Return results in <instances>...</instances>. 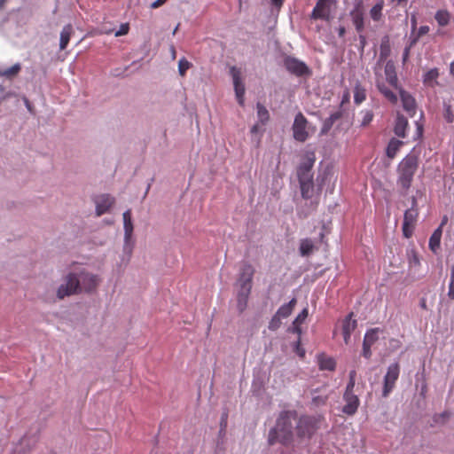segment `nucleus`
I'll return each mask as SVG.
<instances>
[{"label":"nucleus","mask_w":454,"mask_h":454,"mask_svg":"<svg viewBox=\"0 0 454 454\" xmlns=\"http://www.w3.org/2000/svg\"><path fill=\"white\" fill-rule=\"evenodd\" d=\"M344 33H345V28L344 27H340L339 29V35L342 36L344 35Z\"/></svg>","instance_id":"nucleus-57"},{"label":"nucleus","mask_w":454,"mask_h":454,"mask_svg":"<svg viewBox=\"0 0 454 454\" xmlns=\"http://www.w3.org/2000/svg\"><path fill=\"white\" fill-rule=\"evenodd\" d=\"M441 238L442 230L441 227H438L429 239V247L434 253H435L437 249L440 247Z\"/></svg>","instance_id":"nucleus-27"},{"label":"nucleus","mask_w":454,"mask_h":454,"mask_svg":"<svg viewBox=\"0 0 454 454\" xmlns=\"http://www.w3.org/2000/svg\"><path fill=\"white\" fill-rule=\"evenodd\" d=\"M168 0H156L151 4V8L157 9V8L162 6Z\"/></svg>","instance_id":"nucleus-47"},{"label":"nucleus","mask_w":454,"mask_h":454,"mask_svg":"<svg viewBox=\"0 0 454 454\" xmlns=\"http://www.w3.org/2000/svg\"><path fill=\"white\" fill-rule=\"evenodd\" d=\"M333 2L334 0H317L311 12V18L313 20H329Z\"/></svg>","instance_id":"nucleus-11"},{"label":"nucleus","mask_w":454,"mask_h":454,"mask_svg":"<svg viewBox=\"0 0 454 454\" xmlns=\"http://www.w3.org/2000/svg\"><path fill=\"white\" fill-rule=\"evenodd\" d=\"M372 346L369 344H366L365 342H363V351L362 355L366 359H369L372 356V351H371Z\"/></svg>","instance_id":"nucleus-46"},{"label":"nucleus","mask_w":454,"mask_h":454,"mask_svg":"<svg viewBox=\"0 0 454 454\" xmlns=\"http://www.w3.org/2000/svg\"><path fill=\"white\" fill-rule=\"evenodd\" d=\"M353 315L354 314H348V316L345 317V318L340 323V325H336V328L334 330V334H336L338 329H340L344 342L346 344H348L350 335L357 326L356 319H354L352 317Z\"/></svg>","instance_id":"nucleus-12"},{"label":"nucleus","mask_w":454,"mask_h":454,"mask_svg":"<svg viewBox=\"0 0 454 454\" xmlns=\"http://www.w3.org/2000/svg\"><path fill=\"white\" fill-rule=\"evenodd\" d=\"M359 40H360V43H361L362 47H364V45L366 43L365 36L363 35H360Z\"/></svg>","instance_id":"nucleus-52"},{"label":"nucleus","mask_w":454,"mask_h":454,"mask_svg":"<svg viewBox=\"0 0 454 454\" xmlns=\"http://www.w3.org/2000/svg\"><path fill=\"white\" fill-rule=\"evenodd\" d=\"M376 85L380 92L391 103H395L397 98L395 90L397 89V73L394 61L389 60L385 67V77L378 76Z\"/></svg>","instance_id":"nucleus-3"},{"label":"nucleus","mask_w":454,"mask_h":454,"mask_svg":"<svg viewBox=\"0 0 454 454\" xmlns=\"http://www.w3.org/2000/svg\"><path fill=\"white\" fill-rule=\"evenodd\" d=\"M319 368L321 370L333 371L336 366V363L333 358L320 356L318 357Z\"/></svg>","instance_id":"nucleus-29"},{"label":"nucleus","mask_w":454,"mask_h":454,"mask_svg":"<svg viewBox=\"0 0 454 454\" xmlns=\"http://www.w3.org/2000/svg\"><path fill=\"white\" fill-rule=\"evenodd\" d=\"M411 21H412V26L415 27V24H416L415 15L411 16Z\"/></svg>","instance_id":"nucleus-60"},{"label":"nucleus","mask_w":454,"mask_h":454,"mask_svg":"<svg viewBox=\"0 0 454 454\" xmlns=\"http://www.w3.org/2000/svg\"><path fill=\"white\" fill-rule=\"evenodd\" d=\"M6 3V0H0V9H2Z\"/></svg>","instance_id":"nucleus-59"},{"label":"nucleus","mask_w":454,"mask_h":454,"mask_svg":"<svg viewBox=\"0 0 454 454\" xmlns=\"http://www.w3.org/2000/svg\"><path fill=\"white\" fill-rule=\"evenodd\" d=\"M259 130V125L258 124H254L252 128H251V133H256L257 131Z\"/></svg>","instance_id":"nucleus-54"},{"label":"nucleus","mask_w":454,"mask_h":454,"mask_svg":"<svg viewBox=\"0 0 454 454\" xmlns=\"http://www.w3.org/2000/svg\"><path fill=\"white\" fill-rule=\"evenodd\" d=\"M383 5L382 4H376L370 11V15L373 20H380L381 17Z\"/></svg>","instance_id":"nucleus-38"},{"label":"nucleus","mask_w":454,"mask_h":454,"mask_svg":"<svg viewBox=\"0 0 454 454\" xmlns=\"http://www.w3.org/2000/svg\"><path fill=\"white\" fill-rule=\"evenodd\" d=\"M429 32V27L428 26H422L419 29V35H426Z\"/></svg>","instance_id":"nucleus-48"},{"label":"nucleus","mask_w":454,"mask_h":454,"mask_svg":"<svg viewBox=\"0 0 454 454\" xmlns=\"http://www.w3.org/2000/svg\"><path fill=\"white\" fill-rule=\"evenodd\" d=\"M314 248V242L310 239H301L299 251L301 256H309Z\"/></svg>","instance_id":"nucleus-24"},{"label":"nucleus","mask_w":454,"mask_h":454,"mask_svg":"<svg viewBox=\"0 0 454 454\" xmlns=\"http://www.w3.org/2000/svg\"><path fill=\"white\" fill-rule=\"evenodd\" d=\"M114 203V198L110 195L105 194L98 197L96 200L97 215L99 216L107 212Z\"/></svg>","instance_id":"nucleus-19"},{"label":"nucleus","mask_w":454,"mask_h":454,"mask_svg":"<svg viewBox=\"0 0 454 454\" xmlns=\"http://www.w3.org/2000/svg\"><path fill=\"white\" fill-rule=\"evenodd\" d=\"M254 275V269L249 263H245L240 270L239 277L238 278L239 291H238V308L240 311L246 309L248 297L250 295L253 278Z\"/></svg>","instance_id":"nucleus-4"},{"label":"nucleus","mask_w":454,"mask_h":454,"mask_svg":"<svg viewBox=\"0 0 454 454\" xmlns=\"http://www.w3.org/2000/svg\"><path fill=\"white\" fill-rule=\"evenodd\" d=\"M450 412L448 411H444L442 413L435 414L433 417V421L435 424H442V425H443L450 419Z\"/></svg>","instance_id":"nucleus-37"},{"label":"nucleus","mask_w":454,"mask_h":454,"mask_svg":"<svg viewBox=\"0 0 454 454\" xmlns=\"http://www.w3.org/2000/svg\"><path fill=\"white\" fill-rule=\"evenodd\" d=\"M285 0H271V4L277 7L280 8L283 5Z\"/></svg>","instance_id":"nucleus-49"},{"label":"nucleus","mask_w":454,"mask_h":454,"mask_svg":"<svg viewBox=\"0 0 454 454\" xmlns=\"http://www.w3.org/2000/svg\"><path fill=\"white\" fill-rule=\"evenodd\" d=\"M349 101V92L347 90L342 97L341 105Z\"/></svg>","instance_id":"nucleus-50"},{"label":"nucleus","mask_w":454,"mask_h":454,"mask_svg":"<svg viewBox=\"0 0 454 454\" xmlns=\"http://www.w3.org/2000/svg\"><path fill=\"white\" fill-rule=\"evenodd\" d=\"M191 63L184 58L181 59L178 62V72L181 76H184L186 71L190 68Z\"/></svg>","instance_id":"nucleus-40"},{"label":"nucleus","mask_w":454,"mask_h":454,"mask_svg":"<svg viewBox=\"0 0 454 454\" xmlns=\"http://www.w3.org/2000/svg\"><path fill=\"white\" fill-rule=\"evenodd\" d=\"M380 335H383V331L381 329H371L365 333L364 342L372 346L380 339Z\"/></svg>","instance_id":"nucleus-25"},{"label":"nucleus","mask_w":454,"mask_h":454,"mask_svg":"<svg viewBox=\"0 0 454 454\" xmlns=\"http://www.w3.org/2000/svg\"><path fill=\"white\" fill-rule=\"evenodd\" d=\"M123 225L125 241L129 242L133 233V223L131 220L130 209H128L123 213Z\"/></svg>","instance_id":"nucleus-20"},{"label":"nucleus","mask_w":454,"mask_h":454,"mask_svg":"<svg viewBox=\"0 0 454 454\" xmlns=\"http://www.w3.org/2000/svg\"><path fill=\"white\" fill-rule=\"evenodd\" d=\"M353 23L358 33H361L364 30V15L361 12H356L352 13Z\"/></svg>","instance_id":"nucleus-32"},{"label":"nucleus","mask_w":454,"mask_h":454,"mask_svg":"<svg viewBox=\"0 0 454 454\" xmlns=\"http://www.w3.org/2000/svg\"><path fill=\"white\" fill-rule=\"evenodd\" d=\"M295 411H283L279 413L276 426L269 432L268 442L274 445L279 442L283 445H289L293 441L292 420L295 418Z\"/></svg>","instance_id":"nucleus-2"},{"label":"nucleus","mask_w":454,"mask_h":454,"mask_svg":"<svg viewBox=\"0 0 454 454\" xmlns=\"http://www.w3.org/2000/svg\"><path fill=\"white\" fill-rule=\"evenodd\" d=\"M439 76V71L437 68H432L428 70L423 76V82L426 85L434 87L437 84V78Z\"/></svg>","instance_id":"nucleus-26"},{"label":"nucleus","mask_w":454,"mask_h":454,"mask_svg":"<svg viewBox=\"0 0 454 454\" xmlns=\"http://www.w3.org/2000/svg\"><path fill=\"white\" fill-rule=\"evenodd\" d=\"M399 99L408 116L411 118L414 117L417 114V103L413 96L404 90H399Z\"/></svg>","instance_id":"nucleus-14"},{"label":"nucleus","mask_w":454,"mask_h":454,"mask_svg":"<svg viewBox=\"0 0 454 454\" xmlns=\"http://www.w3.org/2000/svg\"><path fill=\"white\" fill-rule=\"evenodd\" d=\"M386 153L387 156L391 160H393L395 157V155L397 154V139L393 137L390 140L387 147Z\"/></svg>","instance_id":"nucleus-35"},{"label":"nucleus","mask_w":454,"mask_h":454,"mask_svg":"<svg viewBox=\"0 0 454 454\" xmlns=\"http://www.w3.org/2000/svg\"><path fill=\"white\" fill-rule=\"evenodd\" d=\"M393 131L395 134H397V123L394 126Z\"/></svg>","instance_id":"nucleus-61"},{"label":"nucleus","mask_w":454,"mask_h":454,"mask_svg":"<svg viewBox=\"0 0 454 454\" xmlns=\"http://www.w3.org/2000/svg\"><path fill=\"white\" fill-rule=\"evenodd\" d=\"M342 113L340 111H337L333 113L328 118H326L323 123L321 134H326L332 129L334 122L340 119Z\"/></svg>","instance_id":"nucleus-23"},{"label":"nucleus","mask_w":454,"mask_h":454,"mask_svg":"<svg viewBox=\"0 0 454 454\" xmlns=\"http://www.w3.org/2000/svg\"><path fill=\"white\" fill-rule=\"evenodd\" d=\"M373 119V114L372 111H365L362 119L361 126L365 127L369 125Z\"/></svg>","instance_id":"nucleus-42"},{"label":"nucleus","mask_w":454,"mask_h":454,"mask_svg":"<svg viewBox=\"0 0 454 454\" xmlns=\"http://www.w3.org/2000/svg\"><path fill=\"white\" fill-rule=\"evenodd\" d=\"M296 304V299L293 298L286 305L282 306L278 312H291Z\"/></svg>","instance_id":"nucleus-43"},{"label":"nucleus","mask_w":454,"mask_h":454,"mask_svg":"<svg viewBox=\"0 0 454 454\" xmlns=\"http://www.w3.org/2000/svg\"><path fill=\"white\" fill-rule=\"evenodd\" d=\"M407 258L411 267H418L419 265V259L414 249L407 251Z\"/></svg>","instance_id":"nucleus-36"},{"label":"nucleus","mask_w":454,"mask_h":454,"mask_svg":"<svg viewBox=\"0 0 454 454\" xmlns=\"http://www.w3.org/2000/svg\"><path fill=\"white\" fill-rule=\"evenodd\" d=\"M129 24H121L120 29L114 33L115 36H121L127 35L129 33Z\"/></svg>","instance_id":"nucleus-45"},{"label":"nucleus","mask_w":454,"mask_h":454,"mask_svg":"<svg viewBox=\"0 0 454 454\" xmlns=\"http://www.w3.org/2000/svg\"><path fill=\"white\" fill-rule=\"evenodd\" d=\"M434 19L437 21L438 25L441 27H444L449 24L450 14L446 10H439L436 12L434 15Z\"/></svg>","instance_id":"nucleus-30"},{"label":"nucleus","mask_w":454,"mask_h":454,"mask_svg":"<svg viewBox=\"0 0 454 454\" xmlns=\"http://www.w3.org/2000/svg\"><path fill=\"white\" fill-rule=\"evenodd\" d=\"M284 66L289 73L296 76H303L309 74V69L307 65L294 57H286Z\"/></svg>","instance_id":"nucleus-9"},{"label":"nucleus","mask_w":454,"mask_h":454,"mask_svg":"<svg viewBox=\"0 0 454 454\" xmlns=\"http://www.w3.org/2000/svg\"><path fill=\"white\" fill-rule=\"evenodd\" d=\"M409 56V48H406L403 51V59L405 61Z\"/></svg>","instance_id":"nucleus-53"},{"label":"nucleus","mask_w":454,"mask_h":454,"mask_svg":"<svg viewBox=\"0 0 454 454\" xmlns=\"http://www.w3.org/2000/svg\"><path fill=\"white\" fill-rule=\"evenodd\" d=\"M256 109L259 121L262 124H265L270 119V114L268 110L261 103H257Z\"/></svg>","instance_id":"nucleus-34"},{"label":"nucleus","mask_w":454,"mask_h":454,"mask_svg":"<svg viewBox=\"0 0 454 454\" xmlns=\"http://www.w3.org/2000/svg\"><path fill=\"white\" fill-rule=\"evenodd\" d=\"M356 372L355 370H353L349 372L348 382V385L346 387V390L344 393H354V387L356 385Z\"/></svg>","instance_id":"nucleus-39"},{"label":"nucleus","mask_w":454,"mask_h":454,"mask_svg":"<svg viewBox=\"0 0 454 454\" xmlns=\"http://www.w3.org/2000/svg\"><path fill=\"white\" fill-rule=\"evenodd\" d=\"M366 98V91L359 83L354 88V101L356 105H360Z\"/></svg>","instance_id":"nucleus-31"},{"label":"nucleus","mask_w":454,"mask_h":454,"mask_svg":"<svg viewBox=\"0 0 454 454\" xmlns=\"http://www.w3.org/2000/svg\"><path fill=\"white\" fill-rule=\"evenodd\" d=\"M230 74L233 80L234 90L236 94V98L239 106H244V96H245V85L241 79V70L236 67H231L230 69Z\"/></svg>","instance_id":"nucleus-10"},{"label":"nucleus","mask_w":454,"mask_h":454,"mask_svg":"<svg viewBox=\"0 0 454 454\" xmlns=\"http://www.w3.org/2000/svg\"><path fill=\"white\" fill-rule=\"evenodd\" d=\"M315 161V153L312 151L306 152L301 162L300 163L297 168L298 180H308L309 178H313V174L311 173V170Z\"/></svg>","instance_id":"nucleus-7"},{"label":"nucleus","mask_w":454,"mask_h":454,"mask_svg":"<svg viewBox=\"0 0 454 454\" xmlns=\"http://www.w3.org/2000/svg\"><path fill=\"white\" fill-rule=\"evenodd\" d=\"M450 73H451V74H452V75H453V77H454V62H452V63L450 64Z\"/></svg>","instance_id":"nucleus-58"},{"label":"nucleus","mask_w":454,"mask_h":454,"mask_svg":"<svg viewBox=\"0 0 454 454\" xmlns=\"http://www.w3.org/2000/svg\"><path fill=\"white\" fill-rule=\"evenodd\" d=\"M423 117L422 112L419 114V118L414 120V129L410 134L408 130V121L406 119L399 116V137L407 138L408 140H419L423 134V124L420 122Z\"/></svg>","instance_id":"nucleus-6"},{"label":"nucleus","mask_w":454,"mask_h":454,"mask_svg":"<svg viewBox=\"0 0 454 454\" xmlns=\"http://www.w3.org/2000/svg\"><path fill=\"white\" fill-rule=\"evenodd\" d=\"M402 170V178L404 181H410L418 168V158L415 154L407 155L400 164Z\"/></svg>","instance_id":"nucleus-13"},{"label":"nucleus","mask_w":454,"mask_h":454,"mask_svg":"<svg viewBox=\"0 0 454 454\" xmlns=\"http://www.w3.org/2000/svg\"><path fill=\"white\" fill-rule=\"evenodd\" d=\"M308 121L306 117L301 114L298 113L295 115L293 124V136L296 141L305 142L309 137V132L307 131Z\"/></svg>","instance_id":"nucleus-8"},{"label":"nucleus","mask_w":454,"mask_h":454,"mask_svg":"<svg viewBox=\"0 0 454 454\" xmlns=\"http://www.w3.org/2000/svg\"><path fill=\"white\" fill-rule=\"evenodd\" d=\"M21 69V67L19 63L13 65L12 67L5 69V70H0V76H4L6 78H12L16 76Z\"/></svg>","instance_id":"nucleus-33"},{"label":"nucleus","mask_w":454,"mask_h":454,"mask_svg":"<svg viewBox=\"0 0 454 454\" xmlns=\"http://www.w3.org/2000/svg\"><path fill=\"white\" fill-rule=\"evenodd\" d=\"M390 44L389 39L387 36H385L381 40L380 47V57L379 61L383 62L387 59V58L390 55Z\"/></svg>","instance_id":"nucleus-28"},{"label":"nucleus","mask_w":454,"mask_h":454,"mask_svg":"<svg viewBox=\"0 0 454 454\" xmlns=\"http://www.w3.org/2000/svg\"><path fill=\"white\" fill-rule=\"evenodd\" d=\"M101 282L98 275L82 269L68 273L57 290V297L60 300L81 293H93Z\"/></svg>","instance_id":"nucleus-1"},{"label":"nucleus","mask_w":454,"mask_h":454,"mask_svg":"<svg viewBox=\"0 0 454 454\" xmlns=\"http://www.w3.org/2000/svg\"><path fill=\"white\" fill-rule=\"evenodd\" d=\"M171 54L173 59H176V49L174 46H171Z\"/></svg>","instance_id":"nucleus-56"},{"label":"nucleus","mask_w":454,"mask_h":454,"mask_svg":"<svg viewBox=\"0 0 454 454\" xmlns=\"http://www.w3.org/2000/svg\"><path fill=\"white\" fill-rule=\"evenodd\" d=\"M416 217L417 213L415 210L408 209L405 211L403 224V234L405 238H410L412 235Z\"/></svg>","instance_id":"nucleus-18"},{"label":"nucleus","mask_w":454,"mask_h":454,"mask_svg":"<svg viewBox=\"0 0 454 454\" xmlns=\"http://www.w3.org/2000/svg\"><path fill=\"white\" fill-rule=\"evenodd\" d=\"M448 296L452 300L454 299V264L450 268Z\"/></svg>","instance_id":"nucleus-41"},{"label":"nucleus","mask_w":454,"mask_h":454,"mask_svg":"<svg viewBox=\"0 0 454 454\" xmlns=\"http://www.w3.org/2000/svg\"><path fill=\"white\" fill-rule=\"evenodd\" d=\"M397 380V364H393L389 367L387 373L384 379L383 396H387L388 394L394 389L395 381Z\"/></svg>","instance_id":"nucleus-16"},{"label":"nucleus","mask_w":454,"mask_h":454,"mask_svg":"<svg viewBox=\"0 0 454 454\" xmlns=\"http://www.w3.org/2000/svg\"><path fill=\"white\" fill-rule=\"evenodd\" d=\"M308 314H298L297 317L293 322V325L289 331L295 333L299 335L296 342V352L301 357H304L305 350L300 348V335L301 333V325L303 324L307 318Z\"/></svg>","instance_id":"nucleus-17"},{"label":"nucleus","mask_w":454,"mask_h":454,"mask_svg":"<svg viewBox=\"0 0 454 454\" xmlns=\"http://www.w3.org/2000/svg\"><path fill=\"white\" fill-rule=\"evenodd\" d=\"M299 183L302 198L305 200L310 199L314 190L313 178L299 180Z\"/></svg>","instance_id":"nucleus-22"},{"label":"nucleus","mask_w":454,"mask_h":454,"mask_svg":"<svg viewBox=\"0 0 454 454\" xmlns=\"http://www.w3.org/2000/svg\"><path fill=\"white\" fill-rule=\"evenodd\" d=\"M74 30L73 26L71 24L66 25L61 33H60V40H59V49L61 51L65 50L69 43L70 38L72 36Z\"/></svg>","instance_id":"nucleus-21"},{"label":"nucleus","mask_w":454,"mask_h":454,"mask_svg":"<svg viewBox=\"0 0 454 454\" xmlns=\"http://www.w3.org/2000/svg\"><path fill=\"white\" fill-rule=\"evenodd\" d=\"M177 29H178V26H176V27L174 29V31H173V34H174V35L176 34V32L177 31Z\"/></svg>","instance_id":"nucleus-62"},{"label":"nucleus","mask_w":454,"mask_h":454,"mask_svg":"<svg viewBox=\"0 0 454 454\" xmlns=\"http://www.w3.org/2000/svg\"><path fill=\"white\" fill-rule=\"evenodd\" d=\"M278 315H279V314H276V315L272 317L271 321L270 322L269 328H270V330H273V331H274V330H276V329H278V328L279 327V325H280V323H281V322H280V317H279V316H278Z\"/></svg>","instance_id":"nucleus-44"},{"label":"nucleus","mask_w":454,"mask_h":454,"mask_svg":"<svg viewBox=\"0 0 454 454\" xmlns=\"http://www.w3.org/2000/svg\"><path fill=\"white\" fill-rule=\"evenodd\" d=\"M448 121H452V119L450 117H448Z\"/></svg>","instance_id":"nucleus-64"},{"label":"nucleus","mask_w":454,"mask_h":454,"mask_svg":"<svg viewBox=\"0 0 454 454\" xmlns=\"http://www.w3.org/2000/svg\"><path fill=\"white\" fill-rule=\"evenodd\" d=\"M343 400L345 402L342 407V412L348 416H353L356 413L360 405V400L354 393H344Z\"/></svg>","instance_id":"nucleus-15"},{"label":"nucleus","mask_w":454,"mask_h":454,"mask_svg":"<svg viewBox=\"0 0 454 454\" xmlns=\"http://www.w3.org/2000/svg\"><path fill=\"white\" fill-rule=\"evenodd\" d=\"M227 417L228 415L226 413H224L222 417V420H221V427H226V423H227Z\"/></svg>","instance_id":"nucleus-51"},{"label":"nucleus","mask_w":454,"mask_h":454,"mask_svg":"<svg viewBox=\"0 0 454 454\" xmlns=\"http://www.w3.org/2000/svg\"><path fill=\"white\" fill-rule=\"evenodd\" d=\"M447 222H448V217L445 215V216H443L441 225L439 227L442 228L444 224H446Z\"/></svg>","instance_id":"nucleus-55"},{"label":"nucleus","mask_w":454,"mask_h":454,"mask_svg":"<svg viewBox=\"0 0 454 454\" xmlns=\"http://www.w3.org/2000/svg\"><path fill=\"white\" fill-rule=\"evenodd\" d=\"M301 312L306 313V312H308V309H303Z\"/></svg>","instance_id":"nucleus-63"},{"label":"nucleus","mask_w":454,"mask_h":454,"mask_svg":"<svg viewBox=\"0 0 454 454\" xmlns=\"http://www.w3.org/2000/svg\"><path fill=\"white\" fill-rule=\"evenodd\" d=\"M320 419L311 416H301L296 426V434L300 438H310L318 429Z\"/></svg>","instance_id":"nucleus-5"}]
</instances>
